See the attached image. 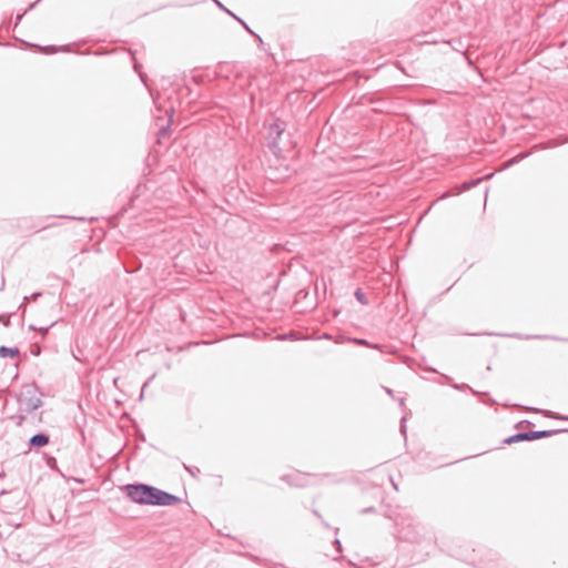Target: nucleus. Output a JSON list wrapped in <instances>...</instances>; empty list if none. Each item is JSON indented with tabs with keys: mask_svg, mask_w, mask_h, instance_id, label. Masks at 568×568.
Listing matches in <instances>:
<instances>
[{
	"mask_svg": "<svg viewBox=\"0 0 568 568\" xmlns=\"http://www.w3.org/2000/svg\"><path fill=\"white\" fill-rule=\"evenodd\" d=\"M480 181H481V179H475V180H470V181L465 182L464 183V190H470L471 187L477 185Z\"/></svg>",
	"mask_w": 568,
	"mask_h": 568,
	"instance_id": "nucleus-15",
	"label": "nucleus"
},
{
	"mask_svg": "<svg viewBox=\"0 0 568 568\" xmlns=\"http://www.w3.org/2000/svg\"><path fill=\"white\" fill-rule=\"evenodd\" d=\"M241 24L243 26V28L248 32L251 33L252 36L255 34V32L247 26V23L245 21H241Z\"/></svg>",
	"mask_w": 568,
	"mask_h": 568,
	"instance_id": "nucleus-18",
	"label": "nucleus"
},
{
	"mask_svg": "<svg viewBox=\"0 0 568 568\" xmlns=\"http://www.w3.org/2000/svg\"><path fill=\"white\" fill-rule=\"evenodd\" d=\"M49 436L44 433H39L30 437L29 446L30 448H41L49 444Z\"/></svg>",
	"mask_w": 568,
	"mask_h": 568,
	"instance_id": "nucleus-6",
	"label": "nucleus"
},
{
	"mask_svg": "<svg viewBox=\"0 0 568 568\" xmlns=\"http://www.w3.org/2000/svg\"><path fill=\"white\" fill-rule=\"evenodd\" d=\"M41 295H42V293H41V292H36V293H33V294L31 295V298L36 300V298H38V297H39V296H41Z\"/></svg>",
	"mask_w": 568,
	"mask_h": 568,
	"instance_id": "nucleus-25",
	"label": "nucleus"
},
{
	"mask_svg": "<svg viewBox=\"0 0 568 568\" xmlns=\"http://www.w3.org/2000/svg\"><path fill=\"white\" fill-rule=\"evenodd\" d=\"M284 125L283 123H280V122H275L273 123L270 129H268V134H270V138L272 139L270 142H268V146L271 148V150H273L275 152L276 149H278V142H277V139L282 135V133L284 132Z\"/></svg>",
	"mask_w": 568,
	"mask_h": 568,
	"instance_id": "nucleus-4",
	"label": "nucleus"
},
{
	"mask_svg": "<svg viewBox=\"0 0 568 568\" xmlns=\"http://www.w3.org/2000/svg\"><path fill=\"white\" fill-rule=\"evenodd\" d=\"M39 2H40V0L34 1L33 3H31V4L29 6V8H28L23 13L18 14V16L16 17V26H17V24L22 20L23 16H24L29 10L33 9V8L37 6V3H39Z\"/></svg>",
	"mask_w": 568,
	"mask_h": 568,
	"instance_id": "nucleus-13",
	"label": "nucleus"
},
{
	"mask_svg": "<svg viewBox=\"0 0 568 568\" xmlns=\"http://www.w3.org/2000/svg\"><path fill=\"white\" fill-rule=\"evenodd\" d=\"M3 325L8 326L9 325V320H3Z\"/></svg>",
	"mask_w": 568,
	"mask_h": 568,
	"instance_id": "nucleus-32",
	"label": "nucleus"
},
{
	"mask_svg": "<svg viewBox=\"0 0 568 568\" xmlns=\"http://www.w3.org/2000/svg\"><path fill=\"white\" fill-rule=\"evenodd\" d=\"M23 413L24 412H19L18 414L11 417V419H13L18 426H21L26 420V415Z\"/></svg>",
	"mask_w": 568,
	"mask_h": 568,
	"instance_id": "nucleus-12",
	"label": "nucleus"
},
{
	"mask_svg": "<svg viewBox=\"0 0 568 568\" xmlns=\"http://www.w3.org/2000/svg\"><path fill=\"white\" fill-rule=\"evenodd\" d=\"M28 298H29L28 296H24V297H23L22 303H21V304H20V306H19V308H23V312L26 311L24 303H26V301H27Z\"/></svg>",
	"mask_w": 568,
	"mask_h": 568,
	"instance_id": "nucleus-24",
	"label": "nucleus"
},
{
	"mask_svg": "<svg viewBox=\"0 0 568 568\" xmlns=\"http://www.w3.org/2000/svg\"><path fill=\"white\" fill-rule=\"evenodd\" d=\"M334 545L336 546L337 551L342 550V544H341L339 539H335Z\"/></svg>",
	"mask_w": 568,
	"mask_h": 568,
	"instance_id": "nucleus-20",
	"label": "nucleus"
},
{
	"mask_svg": "<svg viewBox=\"0 0 568 568\" xmlns=\"http://www.w3.org/2000/svg\"><path fill=\"white\" fill-rule=\"evenodd\" d=\"M52 325H54V323H52V324H51L50 326H48V327H42V328H40V332L42 333V335H45V334L48 333L49 328H50Z\"/></svg>",
	"mask_w": 568,
	"mask_h": 568,
	"instance_id": "nucleus-21",
	"label": "nucleus"
},
{
	"mask_svg": "<svg viewBox=\"0 0 568 568\" xmlns=\"http://www.w3.org/2000/svg\"><path fill=\"white\" fill-rule=\"evenodd\" d=\"M19 354V348L17 347H8V346H0V357H16Z\"/></svg>",
	"mask_w": 568,
	"mask_h": 568,
	"instance_id": "nucleus-7",
	"label": "nucleus"
},
{
	"mask_svg": "<svg viewBox=\"0 0 568 568\" xmlns=\"http://www.w3.org/2000/svg\"><path fill=\"white\" fill-rule=\"evenodd\" d=\"M123 490L133 503L140 505L172 506L181 501L178 496L146 484H128Z\"/></svg>",
	"mask_w": 568,
	"mask_h": 568,
	"instance_id": "nucleus-1",
	"label": "nucleus"
},
{
	"mask_svg": "<svg viewBox=\"0 0 568 568\" xmlns=\"http://www.w3.org/2000/svg\"><path fill=\"white\" fill-rule=\"evenodd\" d=\"M214 1H215V3L217 4V7H219L220 9H222V10H223V11H225V12H227L229 14L231 13V11H230V10H227V9L224 7V4H222L219 0H214Z\"/></svg>",
	"mask_w": 568,
	"mask_h": 568,
	"instance_id": "nucleus-19",
	"label": "nucleus"
},
{
	"mask_svg": "<svg viewBox=\"0 0 568 568\" xmlns=\"http://www.w3.org/2000/svg\"><path fill=\"white\" fill-rule=\"evenodd\" d=\"M531 442L532 440V428L531 429H528V430H525V432H519V433H516L511 436H508L507 438H505L503 440V444L504 445H511V444H515V443H519V442Z\"/></svg>",
	"mask_w": 568,
	"mask_h": 568,
	"instance_id": "nucleus-5",
	"label": "nucleus"
},
{
	"mask_svg": "<svg viewBox=\"0 0 568 568\" xmlns=\"http://www.w3.org/2000/svg\"><path fill=\"white\" fill-rule=\"evenodd\" d=\"M395 526L397 528L398 537L402 540L408 542H419L420 541V530L424 529L420 523L416 520L409 514H398L394 518Z\"/></svg>",
	"mask_w": 568,
	"mask_h": 568,
	"instance_id": "nucleus-2",
	"label": "nucleus"
},
{
	"mask_svg": "<svg viewBox=\"0 0 568 568\" xmlns=\"http://www.w3.org/2000/svg\"><path fill=\"white\" fill-rule=\"evenodd\" d=\"M183 467H184V469H185L190 475H192L194 478H196V477H197V474L200 473V469H199V468H196V467H191V466H189V465H186V464H183Z\"/></svg>",
	"mask_w": 568,
	"mask_h": 568,
	"instance_id": "nucleus-14",
	"label": "nucleus"
},
{
	"mask_svg": "<svg viewBox=\"0 0 568 568\" xmlns=\"http://www.w3.org/2000/svg\"><path fill=\"white\" fill-rule=\"evenodd\" d=\"M352 342L357 344V345L369 346V347H373V348H376V349L379 348V345H377V344L372 345L368 341H366L364 338H353Z\"/></svg>",
	"mask_w": 568,
	"mask_h": 568,
	"instance_id": "nucleus-11",
	"label": "nucleus"
},
{
	"mask_svg": "<svg viewBox=\"0 0 568 568\" xmlns=\"http://www.w3.org/2000/svg\"><path fill=\"white\" fill-rule=\"evenodd\" d=\"M150 381L145 382L143 385V388H145L149 385Z\"/></svg>",
	"mask_w": 568,
	"mask_h": 568,
	"instance_id": "nucleus-34",
	"label": "nucleus"
},
{
	"mask_svg": "<svg viewBox=\"0 0 568 568\" xmlns=\"http://www.w3.org/2000/svg\"><path fill=\"white\" fill-rule=\"evenodd\" d=\"M525 423L530 424L528 420H520V422L515 424V428L523 427V424H525Z\"/></svg>",
	"mask_w": 568,
	"mask_h": 568,
	"instance_id": "nucleus-22",
	"label": "nucleus"
},
{
	"mask_svg": "<svg viewBox=\"0 0 568 568\" xmlns=\"http://www.w3.org/2000/svg\"><path fill=\"white\" fill-rule=\"evenodd\" d=\"M29 328L32 329V331H37L38 329L34 325H30Z\"/></svg>",
	"mask_w": 568,
	"mask_h": 568,
	"instance_id": "nucleus-31",
	"label": "nucleus"
},
{
	"mask_svg": "<svg viewBox=\"0 0 568 568\" xmlns=\"http://www.w3.org/2000/svg\"><path fill=\"white\" fill-rule=\"evenodd\" d=\"M254 37L257 39L260 45L263 44V40L258 34L255 33Z\"/></svg>",
	"mask_w": 568,
	"mask_h": 568,
	"instance_id": "nucleus-28",
	"label": "nucleus"
},
{
	"mask_svg": "<svg viewBox=\"0 0 568 568\" xmlns=\"http://www.w3.org/2000/svg\"><path fill=\"white\" fill-rule=\"evenodd\" d=\"M39 388L36 384L24 385L18 395L19 412L32 413L42 406L39 397Z\"/></svg>",
	"mask_w": 568,
	"mask_h": 568,
	"instance_id": "nucleus-3",
	"label": "nucleus"
},
{
	"mask_svg": "<svg viewBox=\"0 0 568 568\" xmlns=\"http://www.w3.org/2000/svg\"><path fill=\"white\" fill-rule=\"evenodd\" d=\"M321 338H329V335L328 334H323V336H321Z\"/></svg>",
	"mask_w": 568,
	"mask_h": 568,
	"instance_id": "nucleus-33",
	"label": "nucleus"
},
{
	"mask_svg": "<svg viewBox=\"0 0 568 568\" xmlns=\"http://www.w3.org/2000/svg\"><path fill=\"white\" fill-rule=\"evenodd\" d=\"M354 296L363 305H366L368 303L366 295L364 294V292L361 288H357L355 291Z\"/></svg>",
	"mask_w": 568,
	"mask_h": 568,
	"instance_id": "nucleus-10",
	"label": "nucleus"
},
{
	"mask_svg": "<svg viewBox=\"0 0 568 568\" xmlns=\"http://www.w3.org/2000/svg\"><path fill=\"white\" fill-rule=\"evenodd\" d=\"M406 419H407V417L403 416L400 419V426H399V430L404 437L406 436Z\"/></svg>",
	"mask_w": 568,
	"mask_h": 568,
	"instance_id": "nucleus-16",
	"label": "nucleus"
},
{
	"mask_svg": "<svg viewBox=\"0 0 568 568\" xmlns=\"http://www.w3.org/2000/svg\"><path fill=\"white\" fill-rule=\"evenodd\" d=\"M399 403H400V406H404V399L403 398H400Z\"/></svg>",
	"mask_w": 568,
	"mask_h": 568,
	"instance_id": "nucleus-35",
	"label": "nucleus"
},
{
	"mask_svg": "<svg viewBox=\"0 0 568 568\" xmlns=\"http://www.w3.org/2000/svg\"><path fill=\"white\" fill-rule=\"evenodd\" d=\"M386 393L390 396H393V390L390 388H385Z\"/></svg>",
	"mask_w": 568,
	"mask_h": 568,
	"instance_id": "nucleus-30",
	"label": "nucleus"
},
{
	"mask_svg": "<svg viewBox=\"0 0 568 568\" xmlns=\"http://www.w3.org/2000/svg\"><path fill=\"white\" fill-rule=\"evenodd\" d=\"M540 436H542V434H541V433H537V432H535V435H534V438H535V439H536V438H539Z\"/></svg>",
	"mask_w": 568,
	"mask_h": 568,
	"instance_id": "nucleus-29",
	"label": "nucleus"
},
{
	"mask_svg": "<svg viewBox=\"0 0 568 568\" xmlns=\"http://www.w3.org/2000/svg\"><path fill=\"white\" fill-rule=\"evenodd\" d=\"M374 510H375V509H374V507H367V508H364V509L362 510V513H363V514H367V513H372V511H374Z\"/></svg>",
	"mask_w": 568,
	"mask_h": 568,
	"instance_id": "nucleus-23",
	"label": "nucleus"
},
{
	"mask_svg": "<svg viewBox=\"0 0 568 568\" xmlns=\"http://www.w3.org/2000/svg\"><path fill=\"white\" fill-rule=\"evenodd\" d=\"M235 20H237L240 23L241 21H244L243 19L239 18L237 16H235L233 12L230 13Z\"/></svg>",
	"mask_w": 568,
	"mask_h": 568,
	"instance_id": "nucleus-27",
	"label": "nucleus"
},
{
	"mask_svg": "<svg viewBox=\"0 0 568 568\" xmlns=\"http://www.w3.org/2000/svg\"><path fill=\"white\" fill-rule=\"evenodd\" d=\"M275 339L277 341H297L300 337L295 333H285L276 335Z\"/></svg>",
	"mask_w": 568,
	"mask_h": 568,
	"instance_id": "nucleus-9",
	"label": "nucleus"
},
{
	"mask_svg": "<svg viewBox=\"0 0 568 568\" xmlns=\"http://www.w3.org/2000/svg\"><path fill=\"white\" fill-rule=\"evenodd\" d=\"M505 336L517 337V338L523 337L520 334H506Z\"/></svg>",
	"mask_w": 568,
	"mask_h": 568,
	"instance_id": "nucleus-26",
	"label": "nucleus"
},
{
	"mask_svg": "<svg viewBox=\"0 0 568 568\" xmlns=\"http://www.w3.org/2000/svg\"><path fill=\"white\" fill-rule=\"evenodd\" d=\"M529 155H530L529 151L521 152L518 155H516V156L509 159L507 162H505L504 168H510V166L517 164L520 160L528 158Z\"/></svg>",
	"mask_w": 568,
	"mask_h": 568,
	"instance_id": "nucleus-8",
	"label": "nucleus"
},
{
	"mask_svg": "<svg viewBox=\"0 0 568 568\" xmlns=\"http://www.w3.org/2000/svg\"><path fill=\"white\" fill-rule=\"evenodd\" d=\"M43 51H44L45 53H53V52H55V51H57V48H55V47H53V45H48V47H44V48H43Z\"/></svg>",
	"mask_w": 568,
	"mask_h": 568,
	"instance_id": "nucleus-17",
	"label": "nucleus"
}]
</instances>
